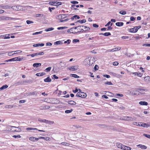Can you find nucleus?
<instances>
[{
  "mask_svg": "<svg viewBox=\"0 0 150 150\" xmlns=\"http://www.w3.org/2000/svg\"><path fill=\"white\" fill-rule=\"evenodd\" d=\"M93 60H94V58L91 57H89L85 59V62H87V64H85L86 66L88 67L94 63V61Z\"/></svg>",
  "mask_w": 150,
  "mask_h": 150,
  "instance_id": "1",
  "label": "nucleus"
},
{
  "mask_svg": "<svg viewBox=\"0 0 150 150\" xmlns=\"http://www.w3.org/2000/svg\"><path fill=\"white\" fill-rule=\"evenodd\" d=\"M81 27H84L85 29H86L85 30H84L83 29H81V30L80 31H78L77 33H80L81 32V33H83V32H86V31H87L88 30H90V28H89L88 27L83 26V25H81Z\"/></svg>",
  "mask_w": 150,
  "mask_h": 150,
  "instance_id": "2",
  "label": "nucleus"
},
{
  "mask_svg": "<svg viewBox=\"0 0 150 150\" xmlns=\"http://www.w3.org/2000/svg\"><path fill=\"white\" fill-rule=\"evenodd\" d=\"M133 93L131 92V91H129L128 92V93H129L130 94L133 95H139L140 93H141L139 91L136 90H133Z\"/></svg>",
  "mask_w": 150,
  "mask_h": 150,
  "instance_id": "3",
  "label": "nucleus"
},
{
  "mask_svg": "<svg viewBox=\"0 0 150 150\" xmlns=\"http://www.w3.org/2000/svg\"><path fill=\"white\" fill-rule=\"evenodd\" d=\"M122 120L132 121L134 120V119L130 117L125 116L122 117Z\"/></svg>",
  "mask_w": 150,
  "mask_h": 150,
  "instance_id": "4",
  "label": "nucleus"
},
{
  "mask_svg": "<svg viewBox=\"0 0 150 150\" xmlns=\"http://www.w3.org/2000/svg\"><path fill=\"white\" fill-rule=\"evenodd\" d=\"M78 69V67L77 66H73L69 67V69L71 70L72 71H75L77 70Z\"/></svg>",
  "mask_w": 150,
  "mask_h": 150,
  "instance_id": "5",
  "label": "nucleus"
},
{
  "mask_svg": "<svg viewBox=\"0 0 150 150\" xmlns=\"http://www.w3.org/2000/svg\"><path fill=\"white\" fill-rule=\"evenodd\" d=\"M10 17L6 16H3L0 17V20H9Z\"/></svg>",
  "mask_w": 150,
  "mask_h": 150,
  "instance_id": "6",
  "label": "nucleus"
},
{
  "mask_svg": "<svg viewBox=\"0 0 150 150\" xmlns=\"http://www.w3.org/2000/svg\"><path fill=\"white\" fill-rule=\"evenodd\" d=\"M26 130H38L40 132H44L45 131L42 130H38L36 128H31V127H28L26 128Z\"/></svg>",
  "mask_w": 150,
  "mask_h": 150,
  "instance_id": "7",
  "label": "nucleus"
},
{
  "mask_svg": "<svg viewBox=\"0 0 150 150\" xmlns=\"http://www.w3.org/2000/svg\"><path fill=\"white\" fill-rule=\"evenodd\" d=\"M50 108V106L48 105H43L42 106H40L39 107V108L40 109L43 110V109H49Z\"/></svg>",
  "mask_w": 150,
  "mask_h": 150,
  "instance_id": "8",
  "label": "nucleus"
},
{
  "mask_svg": "<svg viewBox=\"0 0 150 150\" xmlns=\"http://www.w3.org/2000/svg\"><path fill=\"white\" fill-rule=\"evenodd\" d=\"M131 148L130 147L122 145V149L124 150H131Z\"/></svg>",
  "mask_w": 150,
  "mask_h": 150,
  "instance_id": "9",
  "label": "nucleus"
},
{
  "mask_svg": "<svg viewBox=\"0 0 150 150\" xmlns=\"http://www.w3.org/2000/svg\"><path fill=\"white\" fill-rule=\"evenodd\" d=\"M129 31L131 33H135L137 32V29L134 27L133 28H130L129 29Z\"/></svg>",
  "mask_w": 150,
  "mask_h": 150,
  "instance_id": "10",
  "label": "nucleus"
},
{
  "mask_svg": "<svg viewBox=\"0 0 150 150\" xmlns=\"http://www.w3.org/2000/svg\"><path fill=\"white\" fill-rule=\"evenodd\" d=\"M29 140L32 141H36L38 140V139L34 137H31L29 138Z\"/></svg>",
  "mask_w": 150,
  "mask_h": 150,
  "instance_id": "11",
  "label": "nucleus"
},
{
  "mask_svg": "<svg viewBox=\"0 0 150 150\" xmlns=\"http://www.w3.org/2000/svg\"><path fill=\"white\" fill-rule=\"evenodd\" d=\"M67 102L69 104L71 105H75L76 104V103L75 101L73 100H68Z\"/></svg>",
  "mask_w": 150,
  "mask_h": 150,
  "instance_id": "12",
  "label": "nucleus"
},
{
  "mask_svg": "<svg viewBox=\"0 0 150 150\" xmlns=\"http://www.w3.org/2000/svg\"><path fill=\"white\" fill-rule=\"evenodd\" d=\"M139 104L141 105H147L148 104L147 102L146 101H141L139 102Z\"/></svg>",
  "mask_w": 150,
  "mask_h": 150,
  "instance_id": "13",
  "label": "nucleus"
},
{
  "mask_svg": "<svg viewBox=\"0 0 150 150\" xmlns=\"http://www.w3.org/2000/svg\"><path fill=\"white\" fill-rule=\"evenodd\" d=\"M41 64L40 63H35L33 64V66L34 67H38L41 66Z\"/></svg>",
  "mask_w": 150,
  "mask_h": 150,
  "instance_id": "14",
  "label": "nucleus"
},
{
  "mask_svg": "<svg viewBox=\"0 0 150 150\" xmlns=\"http://www.w3.org/2000/svg\"><path fill=\"white\" fill-rule=\"evenodd\" d=\"M137 146L142 149H146L147 148V147L146 146L141 144L138 145H137Z\"/></svg>",
  "mask_w": 150,
  "mask_h": 150,
  "instance_id": "15",
  "label": "nucleus"
},
{
  "mask_svg": "<svg viewBox=\"0 0 150 150\" xmlns=\"http://www.w3.org/2000/svg\"><path fill=\"white\" fill-rule=\"evenodd\" d=\"M45 74V72L39 73H37L36 74V75L38 76H41Z\"/></svg>",
  "mask_w": 150,
  "mask_h": 150,
  "instance_id": "16",
  "label": "nucleus"
},
{
  "mask_svg": "<svg viewBox=\"0 0 150 150\" xmlns=\"http://www.w3.org/2000/svg\"><path fill=\"white\" fill-rule=\"evenodd\" d=\"M51 79L49 77H47L46 79H44V81L46 82H49L51 81Z\"/></svg>",
  "mask_w": 150,
  "mask_h": 150,
  "instance_id": "17",
  "label": "nucleus"
},
{
  "mask_svg": "<svg viewBox=\"0 0 150 150\" xmlns=\"http://www.w3.org/2000/svg\"><path fill=\"white\" fill-rule=\"evenodd\" d=\"M37 91H35L33 92H30L29 94L28 95L29 96H32L33 95H37Z\"/></svg>",
  "mask_w": 150,
  "mask_h": 150,
  "instance_id": "18",
  "label": "nucleus"
},
{
  "mask_svg": "<svg viewBox=\"0 0 150 150\" xmlns=\"http://www.w3.org/2000/svg\"><path fill=\"white\" fill-rule=\"evenodd\" d=\"M51 99L52 100L53 103H57L59 102V100L55 98H51Z\"/></svg>",
  "mask_w": 150,
  "mask_h": 150,
  "instance_id": "19",
  "label": "nucleus"
},
{
  "mask_svg": "<svg viewBox=\"0 0 150 150\" xmlns=\"http://www.w3.org/2000/svg\"><path fill=\"white\" fill-rule=\"evenodd\" d=\"M74 7H76L78 8L79 7V5H72L71 6V8L72 9L75 10H78V9L77 8H74Z\"/></svg>",
  "mask_w": 150,
  "mask_h": 150,
  "instance_id": "20",
  "label": "nucleus"
},
{
  "mask_svg": "<svg viewBox=\"0 0 150 150\" xmlns=\"http://www.w3.org/2000/svg\"><path fill=\"white\" fill-rule=\"evenodd\" d=\"M81 98H84L86 97L87 95L86 93L83 92L82 93H81Z\"/></svg>",
  "mask_w": 150,
  "mask_h": 150,
  "instance_id": "21",
  "label": "nucleus"
},
{
  "mask_svg": "<svg viewBox=\"0 0 150 150\" xmlns=\"http://www.w3.org/2000/svg\"><path fill=\"white\" fill-rule=\"evenodd\" d=\"M144 80L146 82L150 81V77L149 76H147L145 77Z\"/></svg>",
  "mask_w": 150,
  "mask_h": 150,
  "instance_id": "22",
  "label": "nucleus"
},
{
  "mask_svg": "<svg viewBox=\"0 0 150 150\" xmlns=\"http://www.w3.org/2000/svg\"><path fill=\"white\" fill-rule=\"evenodd\" d=\"M8 87V86L5 85L2 86L0 88V91L6 89Z\"/></svg>",
  "mask_w": 150,
  "mask_h": 150,
  "instance_id": "23",
  "label": "nucleus"
},
{
  "mask_svg": "<svg viewBox=\"0 0 150 150\" xmlns=\"http://www.w3.org/2000/svg\"><path fill=\"white\" fill-rule=\"evenodd\" d=\"M59 145L62 144V145H63L65 146H69V143H68L65 142H63L60 143Z\"/></svg>",
  "mask_w": 150,
  "mask_h": 150,
  "instance_id": "24",
  "label": "nucleus"
},
{
  "mask_svg": "<svg viewBox=\"0 0 150 150\" xmlns=\"http://www.w3.org/2000/svg\"><path fill=\"white\" fill-rule=\"evenodd\" d=\"M10 127H11V129H10L11 130H12V128L13 127H15V128H17V127H14L13 126H8L7 127L6 129L5 130V131H9V128Z\"/></svg>",
  "mask_w": 150,
  "mask_h": 150,
  "instance_id": "25",
  "label": "nucleus"
},
{
  "mask_svg": "<svg viewBox=\"0 0 150 150\" xmlns=\"http://www.w3.org/2000/svg\"><path fill=\"white\" fill-rule=\"evenodd\" d=\"M63 43V41H58L57 42H56L54 43L55 45H59V44H62Z\"/></svg>",
  "mask_w": 150,
  "mask_h": 150,
  "instance_id": "26",
  "label": "nucleus"
},
{
  "mask_svg": "<svg viewBox=\"0 0 150 150\" xmlns=\"http://www.w3.org/2000/svg\"><path fill=\"white\" fill-rule=\"evenodd\" d=\"M141 124H142V122H133V125L139 126H140Z\"/></svg>",
  "mask_w": 150,
  "mask_h": 150,
  "instance_id": "27",
  "label": "nucleus"
},
{
  "mask_svg": "<svg viewBox=\"0 0 150 150\" xmlns=\"http://www.w3.org/2000/svg\"><path fill=\"white\" fill-rule=\"evenodd\" d=\"M18 6H12L11 7V8L14 10H15V11H17L18 10Z\"/></svg>",
  "mask_w": 150,
  "mask_h": 150,
  "instance_id": "28",
  "label": "nucleus"
},
{
  "mask_svg": "<svg viewBox=\"0 0 150 150\" xmlns=\"http://www.w3.org/2000/svg\"><path fill=\"white\" fill-rule=\"evenodd\" d=\"M54 29V28H46L45 29V31L47 32L50 31L51 30H52Z\"/></svg>",
  "mask_w": 150,
  "mask_h": 150,
  "instance_id": "29",
  "label": "nucleus"
},
{
  "mask_svg": "<svg viewBox=\"0 0 150 150\" xmlns=\"http://www.w3.org/2000/svg\"><path fill=\"white\" fill-rule=\"evenodd\" d=\"M77 22H79L81 23H85L86 22V20L85 19H83L81 20H78L77 21Z\"/></svg>",
  "mask_w": 150,
  "mask_h": 150,
  "instance_id": "30",
  "label": "nucleus"
},
{
  "mask_svg": "<svg viewBox=\"0 0 150 150\" xmlns=\"http://www.w3.org/2000/svg\"><path fill=\"white\" fill-rule=\"evenodd\" d=\"M140 126L143 127H147L146 124L144 123H142L141 124Z\"/></svg>",
  "mask_w": 150,
  "mask_h": 150,
  "instance_id": "31",
  "label": "nucleus"
},
{
  "mask_svg": "<svg viewBox=\"0 0 150 150\" xmlns=\"http://www.w3.org/2000/svg\"><path fill=\"white\" fill-rule=\"evenodd\" d=\"M71 76L72 77L75 78H79V76L75 74H71Z\"/></svg>",
  "mask_w": 150,
  "mask_h": 150,
  "instance_id": "32",
  "label": "nucleus"
},
{
  "mask_svg": "<svg viewBox=\"0 0 150 150\" xmlns=\"http://www.w3.org/2000/svg\"><path fill=\"white\" fill-rule=\"evenodd\" d=\"M73 29V28H71V29H69L67 31L68 33H77L76 32H71V31H72Z\"/></svg>",
  "mask_w": 150,
  "mask_h": 150,
  "instance_id": "33",
  "label": "nucleus"
},
{
  "mask_svg": "<svg viewBox=\"0 0 150 150\" xmlns=\"http://www.w3.org/2000/svg\"><path fill=\"white\" fill-rule=\"evenodd\" d=\"M73 111L72 109H71L70 110H67L65 111V112L66 113H69Z\"/></svg>",
  "mask_w": 150,
  "mask_h": 150,
  "instance_id": "34",
  "label": "nucleus"
},
{
  "mask_svg": "<svg viewBox=\"0 0 150 150\" xmlns=\"http://www.w3.org/2000/svg\"><path fill=\"white\" fill-rule=\"evenodd\" d=\"M42 31H40L39 32H36L35 33H33V35H38L40 34H41L42 33Z\"/></svg>",
  "mask_w": 150,
  "mask_h": 150,
  "instance_id": "35",
  "label": "nucleus"
},
{
  "mask_svg": "<svg viewBox=\"0 0 150 150\" xmlns=\"http://www.w3.org/2000/svg\"><path fill=\"white\" fill-rule=\"evenodd\" d=\"M138 90L141 92H143L144 91H147V90L146 89H142V88H139L138 89Z\"/></svg>",
  "mask_w": 150,
  "mask_h": 150,
  "instance_id": "36",
  "label": "nucleus"
},
{
  "mask_svg": "<svg viewBox=\"0 0 150 150\" xmlns=\"http://www.w3.org/2000/svg\"><path fill=\"white\" fill-rule=\"evenodd\" d=\"M51 69V67H48L46 69H45V71L46 72H49V71H50V70Z\"/></svg>",
  "mask_w": 150,
  "mask_h": 150,
  "instance_id": "37",
  "label": "nucleus"
},
{
  "mask_svg": "<svg viewBox=\"0 0 150 150\" xmlns=\"http://www.w3.org/2000/svg\"><path fill=\"white\" fill-rule=\"evenodd\" d=\"M116 25L118 26H122V22H117L115 23Z\"/></svg>",
  "mask_w": 150,
  "mask_h": 150,
  "instance_id": "38",
  "label": "nucleus"
},
{
  "mask_svg": "<svg viewBox=\"0 0 150 150\" xmlns=\"http://www.w3.org/2000/svg\"><path fill=\"white\" fill-rule=\"evenodd\" d=\"M105 85H112V82L110 81H107L105 82Z\"/></svg>",
  "mask_w": 150,
  "mask_h": 150,
  "instance_id": "39",
  "label": "nucleus"
},
{
  "mask_svg": "<svg viewBox=\"0 0 150 150\" xmlns=\"http://www.w3.org/2000/svg\"><path fill=\"white\" fill-rule=\"evenodd\" d=\"M117 146L118 148L122 149V144H121L117 143Z\"/></svg>",
  "mask_w": 150,
  "mask_h": 150,
  "instance_id": "40",
  "label": "nucleus"
},
{
  "mask_svg": "<svg viewBox=\"0 0 150 150\" xmlns=\"http://www.w3.org/2000/svg\"><path fill=\"white\" fill-rule=\"evenodd\" d=\"M111 33L109 32H106L104 33V35L105 36H108L111 35Z\"/></svg>",
  "mask_w": 150,
  "mask_h": 150,
  "instance_id": "41",
  "label": "nucleus"
},
{
  "mask_svg": "<svg viewBox=\"0 0 150 150\" xmlns=\"http://www.w3.org/2000/svg\"><path fill=\"white\" fill-rule=\"evenodd\" d=\"M67 28V27H60L58 28H57V29L58 30H62V29H65Z\"/></svg>",
  "mask_w": 150,
  "mask_h": 150,
  "instance_id": "42",
  "label": "nucleus"
},
{
  "mask_svg": "<svg viewBox=\"0 0 150 150\" xmlns=\"http://www.w3.org/2000/svg\"><path fill=\"white\" fill-rule=\"evenodd\" d=\"M26 23L27 24H29L31 23H33V21H31L27 20L26 21Z\"/></svg>",
  "mask_w": 150,
  "mask_h": 150,
  "instance_id": "43",
  "label": "nucleus"
},
{
  "mask_svg": "<svg viewBox=\"0 0 150 150\" xmlns=\"http://www.w3.org/2000/svg\"><path fill=\"white\" fill-rule=\"evenodd\" d=\"M43 16V15L42 14H38L36 15V17H42Z\"/></svg>",
  "mask_w": 150,
  "mask_h": 150,
  "instance_id": "44",
  "label": "nucleus"
},
{
  "mask_svg": "<svg viewBox=\"0 0 150 150\" xmlns=\"http://www.w3.org/2000/svg\"><path fill=\"white\" fill-rule=\"evenodd\" d=\"M143 135L148 138H150V135H149V134H143Z\"/></svg>",
  "mask_w": 150,
  "mask_h": 150,
  "instance_id": "45",
  "label": "nucleus"
},
{
  "mask_svg": "<svg viewBox=\"0 0 150 150\" xmlns=\"http://www.w3.org/2000/svg\"><path fill=\"white\" fill-rule=\"evenodd\" d=\"M18 129H17L14 130V132H20L21 131V129L20 128H18V127H17Z\"/></svg>",
  "mask_w": 150,
  "mask_h": 150,
  "instance_id": "46",
  "label": "nucleus"
},
{
  "mask_svg": "<svg viewBox=\"0 0 150 150\" xmlns=\"http://www.w3.org/2000/svg\"><path fill=\"white\" fill-rule=\"evenodd\" d=\"M56 18L57 19H61V14L56 16Z\"/></svg>",
  "mask_w": 150,
  "mask_h": 150,
  "instance_id": "47",
  "label": "nucleus"
},
{
  "mask_svg": "<svg viewBox=\"0 0 150 150\" xmlns=\"http://www.w3.org/2000/svg\"><path fill=\"white\" fill-rule=\"evenodd\" d=\"M13 137L14 138H20L21 137V136L20 135H13Z\"/></svg>",
  "mask_w": 150,
  "mask_h": 150,
  "instance_id": "48",
  "label": "nucleus"
},
{
  "mask_svg": "<svg viewBox=\"0 0 150 150\" xmlns=\"http://www.w3.org/2000/svg\"><path fill=\"white\" fill-rule=\"evenodd\" d=\"M70 41H71V40H69V39L67 40V41H64V43H67V44H69L70 43Z\"/></svg>",
  "mask_w": 150,
  "mask_h": 150,
  "instance_id": "49",
  "label": "nucleus"
},
{
  "mask_svg": "<svg viewBox=\"0 0 150 150\" xmlns=\"http://www.w3.org/2000/svg\"><path fill=\"white\" fill-rule=\"evenodd\" d=\"M79 40L78 39H74L73 40V42L76 43V42H79Z\"/></svg>",
  "mask_w": 150,
  "mask_h": 150,
  "instance_id": "50",
  "label": "nucleus"
},
{
  "mask_svg": "<svg viewBox=\"0 0 150 150\" xmlns=\"http://www.w3.org/2000/svg\"><path fill=\"white\" fill-rule=\"evenodd\" d=\"M71 3L73 4H76L78 3V2L75 1H71Z\"/></svg>",
  "mask_w": 150,
  "mask_h": 150,
  "instance_id": "51",
  "label": "nucleus"
},
{
  "mask_svg": "<svg viewBox=\"0 0 150 150\" xmlns=\"http://www.w3.org/2000/svg\"><path fill=\"white\" fill-rule=\"evenodd\" d=\"M135 18L133 16H132L130 17V20L131 21H134L135 20Z\"/></svg>",
  "mask_w": 150,
  "mask_h": 150,
  "instance_id": "52",
  "label": "nucleus"
},
{
  "mask_svg": "<svg viewBox=\"0 0 150 150\" xmlns=\"http://www.w3.org/2000/svg\"><path fill=\"white\" fill-rule=\"evenodd\" d=\"M61 19H62V18H64L66 17H67V16H65L66 15L64 14H61Z\"/></svg>",
  "mask_w": 150,
  "mask_h": 150,
  "instance_id": "53",
  "label": "nucleus"
},
{
  "mask_svg": "<svg viewBox=\"0 0 150 150\" xmlns=\"http://www.w3.org/2000/svg\"><path fill=\"white\" fill-rule=\"evenodd\" d=\"M143 46L150 47V44H145L143 45Z\"/></svg>",
  "mask_w": 150,
  "mask_h": 150,
  "instance_id": "54",
  "label": "nucleus"
},
{
  "mask_svg": "<svg viewBox=\"0 0 150 150\" xmlns=\"http://www.w3.org/2000/svg\"><path fill=\"white\" fill-rule=\"evenodd\" d=\"M98 68H99L98 66V65H96L95 66L94 68V69H95V70H98Z\"/></svg>",
  "mask_w": 150,
  "mask_h": 150,
  "instance_id": "55",
  "label": "nucleus"
},
{
  "mask_svg": "<svg viewBox=\"0 0 150 150\" xmlns=\"http://www.w3.org/2000/svg\"><path fill=\"white\" fill-rule=\"evenodd\" d=\"M18 59V57H16L11 59L12 61H17V59Z\"/></svg>",
  "mask_w": 150,
  "mask_h": 150,
  "instance_id": "56",
  "label": "nucleus"
},
{
  "mask_svg": "<svg viewBox=\"0 0 150 150\" xmlns=\"http://www.w3.org/2000/svg\"><path fill=\"white\" fill-rule=\"evenodd\" d=\"M136 28V29H137V31H138V30L139 28H141V26L140 25L138 26H135V27Z\"/></svg>",
  "mask_w": 150,
  "mask_h": 150,
  "instance_id": "57",
  "label": "nucleus"
},
{
  "mask_svg": "<svg viewBox=\"0 0 150 150\" xmlns=\"http://www.w3.org/2000/svg\"><path fill=\"white\" fill-rule=\"evenodd\" d=\"M74 17L76 19V18L77 19H79L80 18V17L79 16H78L77 15H75L74 16Z\"/></svg>",
  "mask_w": 150,
  "mask_h": 150,
  "instance_id": "58",
  "label": "nucleus"
},
{
  "mask_svg": "<svg viewBox=\"0 0 150 150\" xmlns=\"http://www.w3.org/2000/svg\"><path fill=\"white\" fill-rule=\"evenodd\" d=\"M93 26L94 27H95V28H98L99 26L98 25L96 24H93Z\"/></svg>",
  "mask_w": 150,
  "mask_h": 150,
  "instance_id": "59",
  "label": "nucleus"
},
{
  "mask_svg": "<svg viewBox=\"0 0 150 150\" xmlns=\"http://www.w3.org/2000/svg\"><path fill=\"white\" fill-rule=\"evenodd\" d=\"M104 76L107 78H110V75L107 74L104 75Z\"/></svg>",
  "mask_w": 150,
  "mask_h": 150,
  "instance_id": "60",
  "label": "nucleus"
},
{
  "mask_svg": "<svg viewBox=\"0 0 150 150\" xmlns=\"http://www.w3.org/2000/svg\"><path fill=\"white\" fill-rule=\"evenodd\" d=\"M25 102V100H21L19 101V103H24Z\"/></svg>",
  "mask_w": 150,
  "mask_h": 150,
  "instance_id": "61",
  "label": "nucleus"
},
{
  "mask_svg": "<svg viewBox=\"0 0 150 150\" xmlns=\"http://www.w3.org/2000/svg\"><path fill=\"white\" fill-rule=\"evenodd\" d=\"M118 64V63L116 62H114L113 63V64L114 65H115V66H117V65Z\"/></svg>",
  "mask_w": 150,
  "mask_h": 150,
  "instance_id": "62",
  "label": "nucleus"
},
{
  "mask_svg": "<svg viewBox=\"0 0 150 150\" xmlns=\"http://www.w3.org/2000/svg\"><path fill=\"white\" fill-rule=\"evenodd\" d=\"M52 45V43H51L50 42H47L46 43V46H51Z\"/></svg>",
  "mask_w": 150,
  "mask_h": 150,
  "instance_id": "63",
  "label": "nucleus"
},
{
  "mask_svg": "<svg viewBox=\"0 0 150 150\" xmlns=\"http://www.w3.org/2000/svg\"><path fill=\"white\" fill-rule=\"evenodd\" d=\"M81 93H77L76 95V97H81Z\"/></svg>",
  "mask_w": 150,
  "mask_h": 150,
  "instance_id": "64",
  "label": "nucleus"
}]
</instances>
